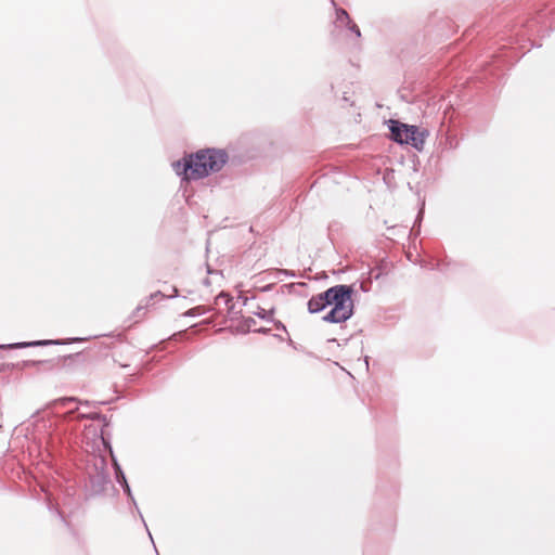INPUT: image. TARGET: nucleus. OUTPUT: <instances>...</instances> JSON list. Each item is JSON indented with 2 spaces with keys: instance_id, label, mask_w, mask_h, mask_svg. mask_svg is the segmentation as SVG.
Returning a JSON list of instances; mask_svg holds the SVG:
<instances>
[{
  "instance_id": "obj_14",
  "label": "nucleus",
  "mask_w": 555,
  "mask_h": 555,
  "mask_svg": "<svg viewBox=\"0 0 555 555\" xmlns=\"http://www.w3.org/2000/svg\"><path fill=\"white\" fill-rule=\"evenodd\" d=\"M158 297L164 298V297H166V296H165L160 291H157V292H155V293L151 294V295H150V297L146 299V304H145V306H141V305H140V306H138V308H137L135 312H137V313H139L141 310H143L144 308H146L153 299L158 298Z\"/></svg>"
},
{
  "instance_id": "obj_2",
  "label": "nucleus",
  "mask_w": 555,
  "mask_h": 555,
  "mask_svg": "<svg viewBox=\"0 0 555 555\" xmlns=\"http://www.w3.org/2000/svg\"><path fill=\"white\" fill-rule=\"evenodd\" d=\"M74 416L78 420L88 418L99 421L103 423V427L108 426V420L105 415L98 412H79L78 406L69 410L65 416L55 415L47 420L42 418L36 425L37 430L43 431L48 448L51 452H55L60 446H63L66 442L68 433L73 430L67 417L72 420Z\"/></svg>"
},
{
  "instance_id": "obj_17",
  "label": "nucleus",
  "mask_w": 555,
  "mask_h": 555,
  "mask_svg": "<svg viewBox=\"0 0 555 555\" xmlns=\"http://www.w3.org/2000/svg\"><path fill=\"white\" fill-rule=\"evenodd\" d=\"M272 322L274 323L276 330L286 332V326L281 321L273 320Z\"/></svg>"
},
{
  "instance_id": "obj_15",
  "label": "nucleus",
  "mask_w": 555,
  "mask_h": 555,
  "mask_svg": "<svg viewBox=\"0 0 555 555\" xmlns=\"http://www.w3.org/2000/svg\"><path fill=\"white\" fill-rule=\"evenodd\" d=\"M256 325V321L254 318L251 317H248V318H245L242 322V330L244 332H249L251 331V328Z\"/></svg>"
},
{
  "instance_id": "obj_11",
  "label": "nucleus",
  "mask_w": 555,
  "mask_h": 555,
  "mask_svg": "<svg viewBox=\"0 0 555 555\" xmlns=\"http://www.w3.org/2000/svg\"><path fill=\"white\" fill-rule=\"evenodd\" d=\"M209 311H210L209 308H205L204 306H196V307L191 308L188 311H185L183 315L190 317V318H195V317L203 315Z\"/></svg>"
},
{
  "instance_id": "obj_12",
  "label": "nucleus",
  "mask_w": 555,
  "mask_h": 555,
  "mask_svg": "<svg viewBox=\"0 0 555 555\" xmlns=\"http://www.w3.org/2000/svg\"><path fill=\"white\" fill-rule=\"evenodd\" d=\"M273 309L272 310H266L263 308H258V311L255 312V314L257 317H259L260 319H263V320H267V321H273L272 320V315H273Z\"/></svg>"
},
{
  "instance_id": "obj_20",
  "label": "nucleus",
  "mask_w": 555,
  "mask_h": 555,
  "mask_svg": "<svg viewBox=\"0 0 555 555\" xmlns=\"http://www.w3.org/2000/svg\"><path fill=\"white\" fill-rule=\"evenodd\" d=\"M73 358H77V359L83 360V354H82V352H77V353H75L73 356H68V359H73Z\"/></svg>"
},
{
  "instance_id": "obj_3",
  "label": "nucleus",
  "mask_w": 555,
  "mask_h": 555,
  "mask_svg": "<svg viewBox=\"0 0 555 555\" xmlns=\"http://www.w3.org/2000/svg\"><path fill=\"white\" fill-rule=\"evenodd\" d=\"M353 287L352 285L338 284L324 292L327 306L332 309L322 317L327 323H343L353 315Z\"/></svg>"
},
{
  "instance_id": "obj_13",
  "label": "nucleus",
  "mask_w": 555,
  "mask_h": 555,
  "mask_svg": "<svg viewBox=\"0 0 555 555\" xmlns=\"http://www.w3.org/2000/svg\"><path fill=\"white\" fill-rule=\"evenodd\" d=\"M73 402H76V398H74V397H64V398H60V399L54 400L53 402H51V405L52 406H57V405L66 406L69 403H73Z\"/></svg>"
},
{
  "instance_id": "obj_6",
  "label": "nucleus",
  "mask_w": 555,
  "mask_h": 555,
  "mask_svg": "<svg viewBox=\"0 0 555 555\" xmlns=\"http://www.w3.org/2000/svg\"><path fill=\"white\" fill-rule=\"evenodd\" d=\"M104 433H103V428L101 429V438H102V441L104 443V447L108 450L111 456H112V460H113V465H114V470H115V478H116V481L120 485V487L122 488L125 494L127 495V498L129 499V502L135 507L138 514L140 515L145 528H147L146 526V522L144 521V518L137 505V501L132 494V491H131V488L127 481V478L125 476V473L124 470L121 469L117 459L114 456V452H113V448L109 443V441H106L105 438L103 437ZM149 530V529H146ZM149 532V535L150 538L152 539V534L150 531Z\"/></svg>"
},
{
  "instance_id": "obj_16",
  "label": "nucleus",
  "mask_w": 555,
  "mask_h": 555,
  "mask_svg": "<svg viewBox=\"0 0 555 555\" xmlns=\"http://www.w3.org/2000/svg\"><path fill=\"white\" fill-rule=\"evenodd\" d=\"M346 28L350 30L352 34H354L357 38L361 37L360 28L353 21H351L350 24L346 25Z\"/></svg>"
},
{
  "instance_id": "obj_1",
  "label": "nucleus",
  "mask_w": 555,
  "mask_h": 555,
  "mask_svg": "<svg viewBox=\"0 0 555 555\" xmlns=\"http://www.w3.org/2000/svg\"><path fill=\"white\" fill-rule=\"evenodd\" d=\"M228 159L229 155L224 150L204 149L173 162L172 168L184 181L199 180L220 171Z\"/></svg>"
},
{
  "instance_id": "obj_4",
  "label": "nucleus",
  "mask_w": 555,
  "mask_h": 555,
  "mask_svg": "<svg viewBox=\"0 0 555 555\" xmlns=\"http://www.w3.org/2000/svg\"><path fill=\"white\" fill-rule=\"evenodd\" d=\"M85 474L87 499L102 495L111 481L106 459L102 455H92L87 462Z\"/></svg>"
},
{
  "instance_id": "obj_10",
  "label": "nucleus",
  "mask_w": 555,
  "mask_h": 555,
  "mask_svg": "<svg viewBox=\"0 0 555 555\" xmlns=\"http://www.w3.org/2000/svg\"><path fill=\"white\" fill-rule=\"evenodd\" d=\"M215 301L217 305L223 302L229 308V310L233 309V298L225 292H220L217 295Z\"/></svg>"
},
{
  "instance_id": "obj_21",
  "label": "nucleus",
  "mask_w": 555,
  "mask_h": 555,
  "mask_svg": "<svg viewBox=\"0 0 555 555\" xmlns=\"http://www.w3.org/2000/svg\"><path fill=\"white\" fill-rule=\"evenodd\" d=\"M254 332H256V333L267 334V333L269 332V330H268V328H264V327H260V328L254 330Z\"/></svg>"
},
{
  "instance_id": "obj_8",
  "label": "nucleus",
  "mask_w": 555,
  "mask_h": 555,
  "mask_svg": "<svg viewBox=\"0 0 555 555\" xmlns=\"http://www.w3.org/2000/svg\"><path fill=\"white\" fill-rule=\"evenodd\" d=\"M309 313H319L323 311L327 306V301L324 296V292L315 296H312L307 302Z\"/></svg>"
},
{
  "instance_id": "obj_7",
  "label": "nucleus",
  "mask_w": 555,
  "mask_h": 555,
  "mask_svg": "<svg viewBox=\"0 0 555 555\" xmlns=\"http://www.w3.org/2000/svg\"><path fill=\"white\" fill-rule=\"evenodd\" d=\"M88 338L73 337L67 340L61 339H43V340H34V341H21V343H12V344H1L0 349L2 350H11V349H23L28 347H38V346H50V345H64V344H73L78 341L87 340Z\"/></svg>"
},
{
  "instance_id": "obj_24",
  "label": "nucleus",
  "mask_w": 555,
  "mask_h": 555,
  "mask_svg": "<svg viewBox=\"0 0 555 555\" xmlns=\"http://www.w3.org/2000/svg\"><path fill=\"white\" fill-rule=\"evenodd\" d=\"M81 405H85V406H89L90 405V402L89 401H86L85 403H80Z\"/></svg>"
},
{
  "instance_id": "obj_23",
  "label": "nucleus",
  "mask_w": 555,
  "mask_h": 555,
  "mask_svg": "<svg viewBox=\"0 0 555 555\" xmlns=\"http://www.w3.org/2000/svg\"><path fill=\"white\" fill-rule=\"evenodd\" d=\"M364 361H365L366 369H369V357H365Z\"/></svg>"
},
{
  "instance_id": "obj_9",
  "label": "nucleus",
  "mask_w": 555,
  "mask_h": 555,
  "mask_svg": "<svg viewBox=\"0 0 555 555\" xmlns=\"http://www.w3.org/2000/svg\"><path fill=\"white\" fill-rule=\"evenodd\" d=\"M331 3L334 5L336 10L335 24L339 27H346V25L350 24L352 20L350 18L348 12L343 8H337L336 2L334 0H331Z\"/></svg>"
},
{
  "instance_id": "obj_18",
  "label": "nucleus",
  "mask_w": 555,
  "mask_h": 555,
  "mask_svg": "<svg viewBox=\"0 0 555 555\" xmlns=\"http://www.w3.org/2000/svg\"><path fill=\"white\" fill-rule=\"evenodd\" d=\"M49 509H50V511H54V512L60 516V518L65 522L64 516H63V514L59 511V508L53 507V506H51V505H50V506H49Z\"/></svg>"
},
{
  "instance_id": "obj_22",
  "label": "nucleus",
  "mask_w": 555,
  "mask_h": 555,
  "mask_svg": "<svg viewBox=\"0 0 555 555\" xmlns=\"http://www.w3.org/2000/svg\"><path fill=\"white\" fill-rule=\"evenodd\" d=\"M204 285L206 286H209L210 285V281L208 278H206L204 281H203Z\"/></svg>"
},
{
  "instance_id": "obj_5",
  "label": "nucleus",
  "mask_w": 555,
  "mask_h": 555,
  "mask_svg": "<svg viewBox=\"0 0 555 555\" xmlns=\"http://www.w3.org/2000/svg\"><path fill=\"white\" fill-rule=\"evenodd\" d=\"M388 128L390 131V138L395 142L399 144H409L417 151L423 150L427 132L420 131L417 126L389 119Z\"/></svg>"
},
{
  "instance_id": "obj_19",
  "label": "nucleus",
  "mask_w": 555,
  "mask_h": 555,
  "mask_svg": "<svg viewBox=\"0 0 555 555\" xmlns=\"http://www.w3.org/2000/svg\"><path fill=\"white\" fill-rule=\"evenodd\" d=\"M178 296H179V294H178L177 287L172 286V294L167 296V298H176Z\"/></svg>"
}]
</instances>
